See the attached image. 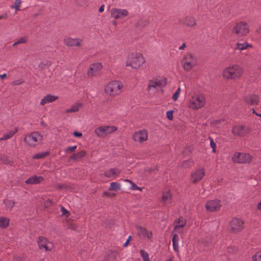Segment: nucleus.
<instances>
[{"mask_svg":"<svg viewBox=\"0 0 261 261\" xmlns=\"http://www.w3.org/2000/svg\"><path fill=\"white\" fill-rule=\"evenodd\" d=\"M243 73V68L238 64H231L222 71V76L226 80H236L240 79Z\"/></svg>","mask_w":261,"mask_h":261,"instance_id":"nucleus-1","label":"nucleus"},{"mask_svg":"<svg viewBox=\"0 0 261 261\" xmlns=\"http://www.w3.org/2000/svg\"><path fill=\"white\" fill-rule=\"evenodd\" d=\"M145 62L143 56L138 53L129 55L126 58L125 64L126 67H130L133 69H138Z\"/></svg>","mask_w":261,"mask_h":261,"instance_id":"nucleus-2","label":"nucleus"},{"mask_svg":"<svg viewBox=\"0 0 261 261\" xmlns=\"http://www.w3.org/2000/svg\"><path fill=\"white\" fill-rule=\"evenodd\" d=\"M167 79L163 76L153 77L148 81L147 89L151 93H155L158 90L162 89L167 85Z\"/></svg>","mask_w":261,"mask_h":261,"instance_id":"nucleus-3","label":"nucleus"},{"mask_svg":"<svg viewBox=\"0 0 261 261\" xmlns=\"http://www.w3.org/2000/svg\"><path fill=\"white\" fill-rule=\"evenodd\" d=\"M123 87V84L119 81L110 82L105 87V92L109 96L115 97L119 95Z\"/></svg>","mask_w":261,"mask_h":261,"instance_id":"nucleus-4","label":"nucleus"},{"mask_svg":"<svg viewBox=\"0 0 261 261\" xmlns=\"http://www.w3.org/2000/svg\"><path fill=\"white\" fill-rule=\"evenodd\" d=\"M205 104V98L203 95L195 94L189 100L188 107L193 110H198L203 108Z\"/></svg>","mask_w":261,"mask_h":261,"instance_id":"nucleus-5","label":"nucleus"},{"mask_svg":"<svg viewBox=\"0 0 261 261\" xmlns=\"http://www.w3.org/2000/svg\"><path fill=\"white\" fill-rule=\"evenodd\" d=\"M197 61V58L194 55L187 53L181 60L182 67L185 70L189 71L196 65Z\"/></svg>","mask_w":261,"mask_h":261,"instance_id":"nucleus-6","label":"nucleus"},{"mask_svg":"<svg viewBox=\"0 0 261 261\" xmlns=\"http://www.w3.org/2000/svg\"><path fill=\"white\" fill-rule=\"evenodd\" d=\"M42 136L38 132H35L24 138V141L29 146H35L42 140Z\"/></svg>","mask_w":261,"mask_h":261,"instance_id":"nucleus-7","label":"nucleus"},{"mask_svg":"<svg viewBox=\"0 0 261 261\" xmlns=\"http://www.w3.org/2000/svg\"><path fill=\"white\" fill-rule=\"evenodd\" d=\"M116 130L117 128L114 126L104 125L98 126L94 130V133L99 137L105 138Z\"/></svg>","mask_w":261,"mask_h":261,"instance_id":"nucleus-8","label":"nucleus"},{"mask_svg":"<svg viewBox=\"0 0 261 261\" xmlns=\"http://www.w3.org/2000/svg\"><path fill=\"white\" fill-rule=\"evenodd\" d=\"M232 32L239 36H243L249 33V28L246 22L241 21L233 27Z\"/></svg>","mask_w":261,"mask_h":261,"instance_id":"nucleus-9","label":"nucleus"},{"mask_svg":"<svg viewBox=\"0 0 261 261\" xmlns=\"http://www.w3.org/2000/svg\"><path fill=\"white\" fill-rule=\"evenodd\" d=\"M244 222L241 219L233 218L229 222V229L231 232L237 233L243 229Z\"/></svg>","mask_w":261,"mask_h":261,"instance_id":"nucleus-10","label":"nucleus"},{"mask_svg":"<svg viewBox=\"0 0 261 261\" xmlns=\"http://www.w3.org/2000/svg\"><path fill=\"white\" fill-rule=\"evenodd\" d=\"M251 160V156L247 153L236 152L232 157L233 162L241 164L249 163Z\"/></svg>","mask_w":261,"mask_h":261,"instance_id":"nucleus-11","label":"nucleus"},{"mask_svg":"<svg viewBox=\"0 0 261 261\" xmlns=\"http://www.w3.org/2000/svg\"><path fill=\"white\" fill-rule=\"evenodd\" d=\"M129 15V12L125 9L113 8L111 10V16L115 19H122Z\"/></svg>","mask_w":261,"mask_h":261,"instance_id":"nucleus-12","label":"nucleus"},{"mask_svg":"<svg viewBox=\"0 0 261 261\" xmlns=\"http://www.w3.org/2000/svg\"><path fill=\"white\" fill-rule=\"evenodd\" d=\"M148 139V133L146 130L142 129L135 132L133 136L134 141L142 143Z\"/></svg>","mask_w":261,"mask_h":261,"instance_id":"nucleus-13","label":"nucleus"},{"mask_svg":"<svg viewBox=\"0 0 261 261\" xmlns=\"http://www.w3.org/2000/svg\"><path fill=\"white\" fill-rule=\"evenodd\" d=\"M205 174L204 169L199 168L196 169L191 172L190 180L192 183H196L199 181L204 176Z\"/></svg>","mask_w":261,"mask_h":261,"instance_id":"nucleus-14","label":"nucleus"},{"mask_svg":"<svg viewBox=\"0 0 261 261\" xmlns=\"http://www.w3.org/2000/svg\"><path fill=\"white\" fill-rule=\"evenodd\" d=\"M102 68L101 63L96 62L91 64L87 72V76L92 77L97 74Z\"/></svg>","mask_w":261,"mask_h":261,"instance_id":"nucleus-15","label":"nucleus"},{"mask_svg":"<svg viewBox=\"0 0 261 261\" xmlns=\"http://www.w3.org/2000/svg\"><path fill=\"white\" fill-rule=\"evenodd\" d=\"M205 207L208 212L217 211L221 207V201L218 199L209 200L205 203Z\"/></svg>","mask_w":261,"mask_h":261,"instance_id":"nucleus-16","label":"nucleus"},{"mask_svg":"<svg viewBox=\"0 0 261 261\" xmlns=\"http://www.w3.org/2000/svg\"><path fill=\"white\" fill-rule=\"evenodd\" d=\"M179 22L180 24L184 25L188 28H193L197 24L196 19L192 16H187L182 19H180Z\"/></svg>","mask_w":261,"mask_h":261,"instance_id":"nucleus-17","label":"nucleus"},{"mask_svg":"<svg viewBox=\"0 0 261 261\" xmlns=\"http://www.w3.org/2000/svg\"><path fill=\"white\" fill-rule=\"evenodd\" d=\"M38 246L40 249L44 250L45 251H50L53 248V244L47 240L42 237L39 238Z\"/></svg>","mask_w":261,"mask_h":261,"instance_id":"nucleus-18","label":"nucleus"},{"mask_svg":"<svg viewBox=\"0 0 261 261\" xmlns=\"http://www.w3.org/2000/svg\"><path fill=\"white\" fill-rule=\"evenodd\" d=\"M120 172L121 171L117 168H111L106 171L103 174H101L100 176L102 178L107 177L113 180L119 176Z\"/></svg>","mask_w":261,"mask_h":261,"instance_id":"nucleus-19","label":"nucleus"},{"mask_svg":"<svg viewBox=\"0 0 261 261\" xmlns=\"http://www.w3.org/2000/svg\"><path fill=\"white\" fill-rule=\"evenodd\" d=\"M249 129L242 125H234L232 129V133L235 136H244L249 132Z\"/></svg>","mask_w":261,"mask_h":261,"instance_id":"nucleus-20","label":"nucleus"},{"mask_svg":"<svg viewBox=\"0 0 261 261\" xmlns=\"http://www.w3.org/2000/svg\"><path fill=\"white\" fill-rule=\"evenodd\" d=\"M137 229L138 235L139 237L148 240H150L152 238V232L146 228L141 226H137Z\"/></svg>","mask_w":261,"mask_h":261,"instance_id":"nucleus-21","label":"nucleus"},{"mask_svg":"<svg viewBox=\"0 0 261 261\" xmlns=\"http://www.w3.org/2000/svg\"><path fill=\"white\" fill-rule=\"evenodd\" d=\"M59 97L51 94H47L44 96L40 101V105L44 106L47 103L53 102L58 99Z\"/></svg>","mask_w":261,"mask_h":261,"instance_id":"nucleus-22","label":"nucleus"},{"mask_svg":"<svg viewBox=\"0 0 261 261\" xmlns=\"http://www.w3.org/2000/svg\"><path fill=\"white\" fill-rule=\"evenodd\" d=\"M244 100L247 104L251 106H254L258 103L259 101V98L257 95H250L246 96L244 98Z\"/></svg>","mask_w":261,"mask_h":261,"instance_id":"nucleus-23","label":"nucleus"},{"mask_svg":"<svg viewBox=\"0 0 261 261\" xmlns=\"http://www.w3.org/2000/svg\"><path fill=\"white\" fill-rule=\"evenodd\" d=\"M81 42V40L77 38H66L64 39L65 44L68 46H79Z\"/></svg>","mask_w":261,"mask_h":261,"instance_id":"nucleus-24","label":"nucleus"},{"mask_svg":"<svg viewBox=\"0 0 261 261\" xmlns=\"http://www.w3.org/2000/svg\"><path fill=\"white\" fill-rule=\"evenodd\" d=\"M44 179L43 177L41 176L34 175L30 177L27 180H25V182L27 184H38L40 183Z\"/></svg>","mask_w":261,"mask_h":261,"instance_id":"nucleus-25","label":"nucleus"},{"mask_svg":"<svg viewBox=\"0 0 261 261\" xmlns=\"http://www.w3.org/2000/svg\"><path fill=\"white\" fill-rule=\"evenodd\" d=\"M251 47H252V45L251 44L245 41H240L236 44L234 49L242 51Z\"/></svg>","mask_w":261,"mask_h":261,"instance_id":"nucleus-26","label":"nucleus"},{"mask_svg":"<svg viewBox=\"0 0 261 261\" xmlns=\"http://www.w3.org/2000/svg\"><path fill=\"white\" fill-rule=\"evenodd\" d=\"M172 196L170 191H167L163 193L162 201L166 204L171 202Z\"/></svg>","mask_w":261,"mask_h":261,"instance_id":"nucleus-27","label":"nucleus"},{"mask_svg":"<svg viewBox=\"0 0 261 261\" xmlns=\"http://www.w3.org/2000/svg\"><path fill=\"white\" fill-rule=\"evenodd\" d=\"M18 132L17 127L8 131L7 133L4 134L3 137L0 138L1 141H5L10 139L12 136Z\"/></svg>","mask_w":261,"mask_h":261,"instance_id":"nucleus-28","label":"nucleus"},{"mask_svg":"<svg viewBox=\"0 0 261 261\" xmlns=\"http://www.w3.org/2000/svg\"><path fill=\"white\" fill-rule=\"evenodd\" d=\"M83 107V104L81 102H77L71 106L70 109L65 110V113H74L78 112Z\"/></svg>","mask_w":261,"mask_h":261,"instance_id":"nucleus-29","label":"nucleus"},{"mask_svg":"<svg viewBox=\"0 0 261 261\" xmlns=\"http://www.w3.org/2000/svg\"><path fill=\"white\" fill-rule=\"evenodd\" d=\"M86 155V152L82 150L76 153H74L72 156H70V159L73 161H78L82 159Z\"/></svg>","mask_w":261,"mask_h":261,"instance_id":"nucleus-30","label":"nucleus"},{"mask_svg":"<svg viewBox=\"0 0 261 261\" xmlns=\"http://www.w3.org/2000/svg\"><path fill=\"white\" fill-rule=\"evenodd\" d=\"M10 220L8 218L4 217H0V228H6L9 224Z\"/></svg>","mask_w":261,"mask_h":261,"instance_id":"nucleus-31","label":"nucleus"},{"mask_svg":"<svg viewBox=\"0 0 261 261\" xmlns=\"http://www.w3.org/2000/svg\"><path fill=\"white\" fill-rule=\"evenodd\" d=\"M186 223V220L183 217H180L179 218L178 220L175 223L174 227H176V228H177L178 227L183 228L185 226Z\"/></svg>","mask_w":261,"mask_h":261,"instance_id":"nucleus-32","label":"nucleus"},{"mask_svg":"<svg viewBox=\"0 0 261 261\" xmlns=\"http://www.w3.org/2000/svg\"><path fill=\"white\" fill-rule=\"evenodd\" d=\"M121 185L117 182H112L110 184L109 190L110 191L119 190L120 189Z\"/></svg>","mask_w":261,"mask_h":261,"instance_id":"nucleus-33","label":"nucleus"},{"mask_svg":"<svg viewBox=\"0 0 261 261\" xmlns=\"http://www.w3.org/2000/svg\"><path fill=\"white\" fill-rule=\"evenodd\" d=\"M4 203L5 205V208L7 210H11L14 206V202L10 200L6 199L4 201Z\"/></svg>","mask_w":261,"mask_h":261,"instance_id":"nucleus-34","label":"nucleus"},{"mask_svg":"<svg viewBox=\"0 0 261 261\" xmlns=\"http://www.w3.org/2000/svg\"><path fill=\"white\" fill-rule=\"evenodd\" d=\"M124 181H125V182H129V184H131L132 186H131L130 189L132 190H139V191H141L142 190V189L140 187H139L138 186H137L135 183L133 182L130 180H129V179H124Z\"/></svg>","mask_w":261,"mask_h":261,"instance_id":"nucleus-35","label":"nucleus"},{"mask_svg":"<svg viewBox=\"0 0 261 261\" xmlns=\"http://www.w3.org/2000/svg\"><path fill=\"white\" fill-rule=\"evenodd\" d=\"M48 154V152H42L39 153H37L35 155H34L33 156V159H42L44 157L46 156Z\"/></svg>","mask_w":261,"mask_h":261,"instance_id":"nucleus-36","label":"nucleus"},{"mask_svg":"<svg viewBox=\"0 0 261 261\" xmlns=\"http://www.w3.org/2000/svg\"><path fill=\"white\" fill-rule=\"evenodd\" d=\"M252 261H261V251H257L252 256Z\"/></svg>","mask_w":261,"mask_h":261,"instance_id":"nucleus-37","label":"nucleus"},{"mask_svg":"<svg viewBox=\"0 0 261 261\" xmlns=\"http://www.w3.org/2000/svg\"><path fill=\"white\" fill-rule=\"evenodd\" d=\"M21 4V0H15L14 4L13 6H11V9H15L16 11L19 10V7Z\"/></svg>","mask_w":261,"mask_h":261,"instance_id":"nucleus-38","label":"nucleus"},{"mask_svg":"<svg viewBox=\"0 0 261 261\" xmlns=\"http://www.w3.org/2000/svg\"><path fill=\"white\" fill-rule=\"evenodd\" d=\"M76 4L77 6L82 7H86L88 6V2L87 0H76Z\"/></svg>","mask_w":261,"mask_h":261,"instance_id":"nucleus-39","label":"nucleus"},{"mask_svg":"<svg viewBox=\"0 0 261 261\" xmlns=\"http://www.w3.org/2000/svg\"><path fill=\"white\" fill-rule=\"evenodd\" d=\"M181 92V89L180 87H178V89L176 90V91L175 92V93L173 94L172 96L173 100L175 101L177 100V99L179 97V96Z\"/></svg>","mask_w":261,"mask_h":261,"instance_id":"nucleus-40","label":"nucleus"},{"mask_svg":"<svg viewBox=\"0 0 261 261\" xmlns=\"http://www.w3.org/2000/svg\"><path fill=\"white\" fill-rule=\"evenodd\" d=\"M140 253L144 261H149L148 254L146 252H145L143 250H141L140 251Z\"/></svg>","mask_w":261,"mask_h":261,"instance_id":"nucleus-41","label":"nucleus"},{"mask_svg":"<svg viewBox=\"0 0 261 261\" xmlns=\"http://www.w3.org/2000/svg\"><path fill=\"white\" fill-rule=\"evenodd\" d=\"M27 41V39L25 37H22L18 39L17 41L14 43L13 44V46H15L18 44L24 43Z\"/></svg>","mask_w":261,"mask_h":261,"instance_id":"nucleus-42","label":"nucleus"},{"mask_svg":"<svg viewBox=\"0 0 261 261\" xmlns=\"http://www.w3.org/2000/svg\"><path fill=\"white\" fill-rule=\"evenodd\" d=\"M209 139L210 140V146L212 148L213 150L212 151L213 152H215L216 151V144L214 141L213 139L211 137H209Z\"/></svg>","mask_w":261,"mask_h":261,"instance_id":"nucleus-43","label":"nucleus"},{"mask_svg":"<svg viewBox=\"0 0 261 261\" xmlns=\"http://www.w3.org/2000/svg\"><path fill=\"white\" fill-rule=\"evenodd\" d=\"M193 162L192 161H191L190 160H187L183 163L182 167L184 168H188V167L192 166L193 165Z\"/></svg>","mask_w":261,"mask_h":261,"instance_id":"nucleus-44","label":"nucleus"},{"mask_svg":"<svg viewBox=\"0 0 261 261\" xmlns=\"http://www.w3.org/2000/svg\"><path fill=\"white\" fill-rule=\"evenodd\" d=\"M174 111L170 110L166 112V117L169 120H172L173 118V114Z\"/></svg>","mask_w":261,"mask_h":261,"instance_id":"nucleus-45","label":"nucleus"},{"mask_svg":"<svg viewBox=\"0 0 261 261\" xmlns=\"http://www.w3.org/2000/svg\"><path fill=\"white\" fill-rule=\"evenodd\" d=\"M172 241L173 244H174L175 243H178L179 237H178L177 234L175 233V234H173L172 238Z\"/></svg>","mask_w":261,"mask_h":261,"instance_id":"nucleus-46","label":"nucleus"},{"mask_svg":"<svg viewBox=\"0 0 261 261\" xmlns=\"http://www.w3.org/2000/svg\"><path fill=\"white\" fill-rule=\"evenodd\" d=\"M76 147L77 146L76 145L69 146L66 148V151L67 152H72L76 149Z\"/></svg>","mask_w":261,"mask_h":261,"instance_id":"nucleus-47","label":"nucleus"},{"mask_svg":"<svg viewBox=\"0 0 261 261\" xmlns=\"http://www.w3.org/2000/svg\"><path fill=\"white\" fill-rule=\"evenodd\" d=\"M24 81L22 80H17L14 81L12 83L13 85H19L22 84Z\"/></svg>","mask_w":261,"mask_h":261,"instance_id":"nucleus-48","label":"nucleus"},{"mask_svg":"<svg viewBox=\"0 0 261 261\" xmlns=\"http://www.w3.org/2000/svg\"><path fill=\"white\" fill-rule=\"evenodd\" d=\"M174 230L175 232L177 233H180L183 231V228L178 227L177 228H176V227H174Z\"/></svg>","mask_w":261,"mask_h":261,"instance_id":"nucleus-49","label":"nucleus"},{"mask_svg":"<svg viewBox=\"0 0 261 261\" xmlns=\"http://www.w3.org/2000/svg\"><path fill=\"white\" fill-rule=\"evenodd\" d=\"M73 135L74 137L78 138L82 137L83 136L82 133L76 131L73 132Z\"/></svg>","mask_w":261,"mask_h":261,"instance_id":"nucleus-50","label":"nucleus"},{"mask_svg":"<svg viewBox=\"0 0 261 261\" xmlns=\"http://www.w3.org/2000/svg\"><path fill=\"white\" fill-rule=\"evenodd\" d=\"M131 239H132V237L130 236L128 237V238L127 239L126 242H125V243L123 245V246L124 247H127L128 246L129 242L131 240Z\"/></svg>","mask_w":261,"mask_h":261,"instance_id":"nucleus-51","label":"nucleus"},{"mask_svg":"<svg viewBox=\"0 0 261 261\" xmlns=\"http://www.w3.org/2000/svg\"><path fill=\"white\" fill-rule=\"evenodd\" d=\"M252 113L255 114L256 116H258L260 117V121H261V113H256L255 110L253 108L252 109Z\"/></svg>","mask_w":261,"mask_h":261,"instance_id":"nucleus-52","label":"nucleus"},{"mask_svg":"<svg viewBox=\"0 0 261 261\" xmlns=\"http://www.w3.org/2000/svg\"><path fill=\"white\" fill-rule=\"evenodd\" d=\"M173 247L175 251H177L178 249V243H175L174 244H173Z\"/></svg>","mask_w":261,"mask_h":261,"instance_id":"nucleus-53","label":"nucleus"},{"mask_svg":"<svg viewBox=\"0 0 261 261\" xmlns=\"http://www.w3.org/2000/svg\"><path fill=\"white\" fill-rule=\"evenodd\" d=\"M104 10H105V5H102L99 8V12H102L104 11Z\"/></svg>","mask_w":261,"mask_h":261,"instance_id":"nucleus-54","label":"nucleus"},{"mask_svg":"<svg viewBox=\"0 0 261 261\" xmlns=\"http://www.w3.org/2000/svg\"><path fill=\"white\" fill-rule=\"evenodd\" d=\"M7 17V14H3V15L0 16V19H6Z\"/></svg>","mask_w":261,"mask_h":261,"instance_id":"nucleus-55","label":"nucleus"},{"mask_svg":"<svg viewBox=\"0 0 261 261\" xmlns=\"http://www.w3.org/2000/svg\"><path fill=\"white\" fill-rule=\"evenodd\" d=\"M69 228L73 230H75V225L74 224H71L69 225Z\"/></svg>","mask_w":261,"mask_h":261,"instance_id":"nucleus-56","label":"nucleus"},{"mask_svg":"<svg viewBox=\"0 0 261 261\" xmlns=\"http://www.w3.org/2000/svg\"><path fill=\"white\" fill-rule=\"evenodd\" d=\"M256 207L258 210L261 211V201L258 203Z\"/></svg>","mask_w":261,"mask_h":261,"instance_id":"nucleus-57","label":"nucleus"},{"mask_svg":"<svg viewBox=\"0 0 261 261\" xmlns=\"http://www.w3.org/2000/svg\"><path fill=\"white\" fill-rule=\"evenodd\" d=\"M103 195L105 196H111V193L109 192H104L103 193Z\"/></svg>","mask_w":261,"mask_h":261,"instance_id":"nucleus-58","label":"nucleus"},{"mask_svg":"<svg viewBox=\"0 0 261 261\" xmlns=\"http://www.w3.org/2000/svg\"><path fill=\"white\" fill-rule=\"evenodd\" d=\"M186 43H184L179 47V50H182L184 49L185 47H186Z\"/></svg>","mask_w":261,"mask_h":261,"instance_id":"nucleus-59","label":"nucleus"},{"mask_svg":"<svg viewBox=\"0 0 261 261\" xmlns=\"http://www.w3.org/2000/svg\"><path fill=\"white\" fill-rule=\"evenodd\" d=\"M61 210L63 215H66V214L68 213L67 211L66 210L64 207H62Z\"/></svg>","mask_w":261,"mask_h":261,"instance_id":"nucleus-60","label":"nucleus"},{"mask_svg":"<svg viewBox=\"0 0 261 261\" xmlns=\"http://www.w3.org/2000/svg\"><path fill=\"white\" fill-rule=\"evenodd\" d=\"M7 76V74L6 73H4L3 74H1L0 75V77L2 79H4V78H5Z\"/></svg>","mask_w":261,"mask_h":261,"instance_id":"nucleus-61","label":"nucleus"},{"mask_svg":"<svg viewBox=\"0 0 261 261\" xmlns=\"http://www.w3.org/2000/svg\"><path fill=\"white\" fill-rule=\"evenodd\" d=\"M115 195L113 194H111V196H114Z\"/></svg>","mask_w":261,"mask_h":261,"instance_id":"nucleus-62","label":"nucleus"},{"mask_svg":"<svg viewBox=\"0 0 261 261\" xmlns=\"http://www.w3.org/2000/svg\"><path fill=\"white\" fill-rule=\"evenodd\" d=\"M259 32H261V26L260 27L259 30L258 31Z\"/></svg>","mask_w":261,"mask_h":261,"instance_id":"nucleus-63","label":"nucleus"},{"mask_svg":"<svg viewBox=\"0 0 261 261\" xmlns=\"http://www.w3.org/2000/svg\"><path fill=\"white\" fill-rule=\"evenodd\" d=\"M151 170H152L151 169H150L149 170H148V171H149V172H151Z\"/></svg>","mask_w":261,"mask_h":261,"instance_id":"nucleus-64","label":"nucleus"}]
</instances>
